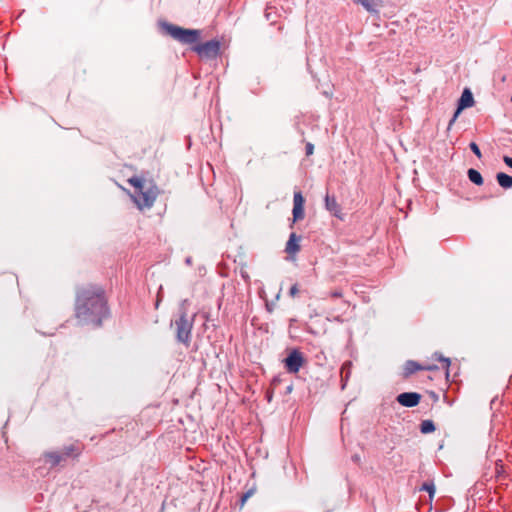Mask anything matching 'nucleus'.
I'll return each instance as SVG.
<instances>
[{
	"label": "nucleus",
	"instance_id": "nucleus-1",
	"mask_svg": "<svg viewBox=\"0 0 512 512\" xmlns=\"http://www.w3.org/2000/svg\"><path fill=\"white\" fill-rule=\"evenodd\" d=\"M108 315L107 300L101 287L89 285L77 290L75 316L80 324L100 326Z\"/></svg>",
	"mask_w": 512,
	"mask_h": 512
},
{
	"label": "nucleus",
	"instance_id": "nucleus-2",
	"mask_svg": "<svg viewBox=\"0 0 512 512\" xmlns=\"http://www.w3.org/2000/svg\"><path fill=\"white\" fill-rule=\"evenodd\" d=\"M129 184L135 188L133 200L139 209L151 208L158 196L159 190L152 181H146L139 177H132Z\"/></svg>",
	"mask_w": 512,
	"mask_h": 512
},
{
	"label": "nucleus",
	"instance_id": "nucleus-3",
	"mask_svg": "<svg viewBox=\"0 0 512 512\" xmlns=\"http://www.w3.org/2000/svg\"><path fill=\"white\" fill-rule=\"evenodd\" d=\"M194 319L195 314L189 317L184 304H182L179 308L177 318L171 322V326L175 328L177 342L183 344L185 347H189L191 343Z\"/></svg>",
	"mask_w": 512,
	"mask_h": 512
},
{
	"label": "nucleus",
	"instance_id": "nucleus-4",
	"mask_svg": "<svg viewBox=\"0 0 512 512\" xmlns=\"http://www.w3.org/2000/svg\"><path fill=\"white\" fill-rule=\"evenodd\" d=\"M80 454L78 444L64 446L61 450L45 452L43 454L44 462L50 465V468L64 465L68 459L77 457Z\"/></svg>",
	"mask_w": 512,
	"mask_h": 512
},
{
	"label": "nucleus",
	"instance_id": "nucleus-5",
	"mask_svg": "<svg viewBox=\"0 0 512 512\" xmlns=\"http://www.w3.org/2000/svg\"><path fill=\"white\" fill-rule=\"evenodd\" d=\"M162 28L168 35L182 44H193L200 38V31L196 29H185L170 23H163Z\"/></svg>",
	"mask_w": 512,
	"mask_h": 512
},
{
	"label": "nucleus",
	"instance_id": "nucleus-6",
	"mask_svg": "<svg viewBox=\"0 0 512 512\" xmlns=\"http://www.w3.org/2000/svg\"><path fill=\"white\" fill-rule=\"evenodd\" d=\"M474 105H475V99H474L473 92H472L471 88L465 87L463 89L460 97L457 99L455 110H454L452 116L450 117V129L452 128L453 124L456 122L458 117L461 115V113L464 110L473 107Z\"/></svg>",
	"mask_w": 512,
	"mask_h": 512
},
{
	"label": "nucleus",
	"instance_id": "nucleus-7",
	"mask_svg": "<svg viewBox=\"0 0 512 512\" xmlns=\"http://www.w3.org/2000/svg\"><path fill=\"white\" fill-rule=\"evenodd\" d=\"M304 363V354L297 348L289 350L287 357L283 360L284 367L290 374L298 373Z\"/></svg>",
	"mask_w": 512,
	"mask_h": 512
},
{
	"label": "nucleus",
	"instance_id": "nucleus-8",
	"mask_svg": "<svg viewBox=\"0 0 512 512\" xmlns=\"http://www.w3.org/2000/svg\"><path fill=\"white\" fill-rule=\"evenodd\" d=\"M193 50L202 58L214 59L220 51V42L218 40H209L202 44L194 46Z\"/></svg>",
	"mask_w": 512,
	"mask_h": 512
},
{
	"label": "nucleus",
	"instance_id": "nucleus-9",
	"mask_svg": "<svg viewBox=\"0 0 512 512\" xmlns=\"http://www.w3.org/2000/svg\"><path fill=\"white\" fill-rule=\"evenodd\" d=\"M304 197L300 191L294 192L293 196V222L300 221L304 218Z\"/></svg>",
	"mask_w": 512,
	"mask_h": 512
},
{
	"label": "nucleus",
	"instance_id": "nucleus-10",
	"mask_svg": "<svg viewBox=\"0 0 512 512\" xmlns=\"http://www.w3.org/2000/svg\"><path fill=\"white\" fill-rule=\"evenodd\" d=\"M421 395L417 392H403L396 397V401L404 407H415L419 404Z\"/></svg>",
	"mask_w": 512,
	"mask_h": 512
},
{
	"label": "nucleus",
	"instance_id": "nucleus-11",
	"mask_svg": "<svg viewBox=\"0 0 512 512\" xmlns=\"http://www.w3.org/2000/svg\"><path fill=\"white\" fill-rule=\"evenodd\" d=\"M434 368H435L434 366H430V365L424 366V365L419 364L416 361L408 360V361H406L404 368H403V376H404V378H408L409 376H411L412 374H414L415 372H417L419 370H432Z\"/></svg>",
	"mask_w": 512,
	"mask_h": 512
},
{
	"label": "nucleus",
	"instance_id": "nucleus-12",
	"mask_svg": "<svg viewBox=\"0 0 512 512\" xmlns=\"http://www.w3.org/2000/svg\"><path fill=\"white\" fill-rule=\"evenodd\" d=\"M354 2L361 4L371 14H378L383 7V0H354Z\"/></svg>",
	"mask_w": 512,
	"mask_h": 512
},
{
	"label": "nucleus",
	"instance_id": "nucleus-13",
	"mask_svg": "<svg viewBox=\"0 0 512 512\" xmlns=\"http://www.w3.org/2000/svg\"><path fill=\"white\" fill-rule=\"evenodd\" d=\"M325 208L335 217L341 218V207L337 203L335 196H331L328 193L326 194Z\"/></svg>",
	"mask_w": 512,
	"mask_h": 512
},
{
	"label": "nucleus",
	"instance_id": "nucleus-14",
	"mask_svg": "<svg viewBox=\"0 0 512 512\" xmlns=\"http://www.w3.org/2000/svg\"><path fill=\"white\" fill-rule=\"evenodd\" d=\"M301 237L297 236L296 233H291L289 239L286 243L285 251L289 255H295L300 251V242Z\"/></svg>",
	"mask_w": 512,
	"mask_h": 512
},
{
	"label": "nucleus",
	"instance_id": "nucleus-15",
	"mask_svg": "<svg viewBox=\"0 0 512 512\" xmlns=\"http://www.w3.org/2000/svg\"><path fill=\"white\" fill-rule=\"evenodd\" d=\"M496 181L498 183V185L505 189V190H509V189H512V176L505 173V172H498L496 173Z\"/></svg>",
	"mask_w": 512,
	"mask_h": 512
},
{
	"label": "nucleus",
	"instance_id": "nucleus-16",
	"mask_svg": "<svg viewBox=\"0 0 512 512\" xmlns=\"http://www.w3.org/2000/svg\"><path fill=\"white\" fill-rule=\"evenodd\" d=\"M467 177H468L469 181L476 186H482L484 184L483 176L475 168H469L467 170Z\"/></svg>",
	"mask_w": 512,
	"mask_h": 512
},
{
	"label": "nucleus",
	"instance_id": "nucleus-17",
	"mask_svg": "<svg viewBox=\"0 0 512 512\" xmlns=\"http://www.w3.org/2000/svg\"><path fill=\"white\" fill-rule=\"evenodd\" d=\"M352 363L350 361L345 362L341 367V381H342V389L345 388V385L350 377Z\"/></svg>",
	"mask_w": 512,
	"mask_h": 512
},
{
	"label": "nucleus",
	"instance_id": "nucleus-18",
	"mask_svg": "<svg viewBox=\"0 0 512 512\" xmlns=\"http://www.w3.org/2000/svg\"><path fill=\"white\" fill-rule=\"evenodd\" d=\"M435 430V425L432 420H423L420 424V431L423 434L431 433Z\"/></svg>",
	"mask_w": 512,
	"mask_h": 512
},
{
	"label": "nucleus",
	"instance_id": "nucleus-19",
	"mask_svg": "<svg viewBox=\"0 0 512 512\" xmlns=\"http://www.w3.org/2000/svg\"><path fill=\"white\" fill-rule=\"evenodd\" d=\"M458 375H459V372L456 371L453 374V378H450V382H449L450 392H452V391L453 392H458L460 390L462 382L457 379Z\"/></svg>",
	"mask_w": 512,
	"mask_h": 512
},
{
	"label": "nucleus",
	"instance_id": "nucleus-20",
	"mask_svg": "<svg viewBox=\"0 0 512 512\" xmlns=\"http://www.w3.org/2000/svg\"><path fill=\"white\" fill-rule=\"evenodd\" d=\"M469 148L470 150L473 152V154L478 158V159H481L482 158V152L479 148V145L472 141L469 143Z\"/></svg>",
	"mask_w": 512,
	"mask_h": 512
},
{
	"label": "nucleus",
	"instance_id": "nucleus-21",
	"mask_svg": "<svg viewBox=\"0 0 512 512\" xmlns=\"http://www.w3.org/2000/svg\"><path fill=\"white\" fill-rule=\"evenodd\" d=\"M421 490L427 491L429 493L430 498H432L435 493V486L432 482H425L423 483Z\"/></svg>",
	"mask_w": 512,
	"mask_h": 512
},
{
	"label": "nucleus",
	"instance_id": "nucleus-22",
	"mask_svg": "<svg viewBox=\"0 0 512 512\" xmlns=\"http://www.w3.org/2000/svg\"><path fill=\"white\" fill-rule=\"evenodd\" d=\"M253 494V490H249L247 492H245L242 496H241V499H240V508H242L244 506V504L246 503V501L248 500V498L251 497V495Z\"/></svg>",
	"mask_w": 512,
	"mask_h": 512
},
{
	"label": "nucleus",
	"instance_id": "nucleus-23",
	"mask_svg": "<svg viewBox=\"0 0 512 512\" xmlns=\"http://www.w3.org/2000/svg\"><path fill=\"white\" fill-rule=\"evenodd\" d=\"M439 359L445 363V365L443 366V370H444V377H445V380L448 381V358L446 357H443L442 355L439 357Z\"/></svg>",
	"mask_w": 512,
	"mask_h": 512
},
{
	"label": "nucleus",
	"instance_id": "nucleus-24",
	"mask_svg": "<svg viewBox=\"0 0 512 512\" xmlns=\"http://www.w3.org/2000/svg\"><path fill=\"white\" fill-rule=\"evenodd\" d=\"M313 153H314V145L310 142H307L306 146H305L306 156H311Z\"/></svg>",
	"mask_w": 512,
	"mask_h": 512
},
{
	"label": "nucleus",
	"instance_id": "nucleus-25",
	"mask_svg": "<svg viewBox=\"0 0 512 512\" xmlns=\"http://www.w3.org/2000/svg\"><path fill=\"white\" fill-rule=\"evenodd\" d=\"M298 292H299L298 285L294 284L291 286V288L289 290V295L294 298L297 296Z\"/></svg>",
	"mask_w": 512,
	"mask_h": 512
},
{
	"label": "nucleus",
	"instance_id": "nucleus-26",
	"mask_svg": "<svg viewBox=\"0 0 512 512\" xmlns=\"http://www.w3.org/2000/svg\"><path fill=\"white\" fill-rule=\"evenodd\" d=\"M504 164L509 167L510 169H512V157L508 156V155H504L503 158H502Z\"/></svg>",
	"mask_w": 512,
	"mask_h": 512
},
{
	"label": "nucleus",
	"instance_id": "nucleus-27",
	"mask_svg": "<svg viewBox=\"0 0 512 512\" xmlns=\"http://www.w3.org/2000/svg\"><path fill=\"white\" fill-rule=\"evenodd\" d=\"M331 297L340 298V297H342V292L340 290H335L331 293Z\"/></svg>",
	"mask_w": 512,
	"mask_h": 512
},
{
	"label": "nucleus",
	"instance_id": "nucleus-28",
	"mask_svg": "<svg viewBox=\"0 0 512 512\" xmlns=\"http://www.w3.org/2000/svg\"><path fill=\"white\" fill-rule=\"evenodd\" d=\"M272 395H273V394H272V392L267 391V393H266V398H267L268 402H271V400H272Z\"/></svg>",
	"mask_w": 512,
	"mask_h": 512
},
{
	"label": "nucleus",
	"instance_id": "nucleus-29",
	"mask_svg": "<svg viewBox=\"0 0 512 512\" xmlns=\"http://www.w3.org/2000/svg\"><path fill=\"white\" fill-rule=\"evenodd\" d=\"M443 400L448 401V392L447 391H445L443 394Z\"/></svg>",
	"mask_w": 512,
	"mask_h": 512
},
{
	"label": "nucleus",
	"instance_id": "nucleus-30",
	"mask_svg": "<svg viewBox=\"0 0 512 512\" xmlns=\"http://www.w3.org/2000/svg\"><path fill=\"white\" fill-rule=\"evenodd\" d=\"M279 382H280V380L278 378H274L272 381V385H276Z\"/></svg>",
	"mask_w": 512,
	"mask_h": 512
},
{
	"label": "nucleus",
	"instance_id": "nucleus-31",
	"mask_svg": "<svg viewBox=\"0 0 512 512\" xmlns=\"http://www.w3.org/2000/svg\"><path fill=\"white\" fill-rule=\"evenodd\" d=\"M292 388H293V387H292V385H289V386L287 387V393H290V392L292 391Z\"/></svg>",
	"mask_w": 512,
	"mask_h": 512
},
{
	"label": "nucleus",
	"instance_id": "nucleus-32",
	"mask_svg": "<svg viewBox=\"0 0 512 512\" xmlns=\"http://www.w3.org/2000/svg\"><path fill=\"white\" fill-rule=\"evenodd\" d=\"M454 401H455V399L450 397V402H449L450 407L453 405Z\"/></svg>",
	"mask_w": 512,
	"mask_h": 512
},
{
	"label": "nucleus",
	"instance_id": "nucleus-33",
	"mask_svg": "<svg viewBox=\"0 0 512 512\" xmlns=\"http://www.w3.org/2000/svg\"><path fill=\"white\" fill-rule=\"evenodd\" d=\"M335 320H336V321H339V322H341V321H342V320H341V318H340V316H337V317L335 318Z\"/></svg>",
	"mask_w": 512,
	"mask_h": 512
},
{
	"label": "nucleus",
	"instance_id": "nucleus-34",
	"mask_svg": "<svg viewBox=\"0 0 512 512\" xmlns=\"http://www.w3.org/2000/svg\"><path fill=\"white\" fill-rule=\"evenodd\" d=\"M449 363H450V368L453 366V362H452V359L450 358L449 360Z\"/></svg>",
	"mask_w": 512,
	"mask_h": 512
},
{
	"label": "nucleus",
	"instance_id": "nucleus-35",
	"mask_svg": "<svg viewBox=\"0 0 512 512\" xmlns=\"http://www.w3.org/2000/svg\"><path fill=\"white\" fill-rule=\"evenodd\" d=\"M186 262H187L188 264H189V263H191V258H187V259H186Z\"/></svg>",
	"mask_w": 512,
	"mask_h": 512
},
{
	"label": "nucleus",
	"instance_id": "nucleus-36",
	"mask_svg": "<svg viewBox=\"0 0 512 512\" xmlns=\"http://www.w3.org/2000/svg\"><path fill=\"white\" fill-rule=\"evenodd\" d=\"M510 102L512 103V96L510 97Z\"/></svg>",
	"mask_w": 512,
	"mask_h": 512
}]
</instances>
